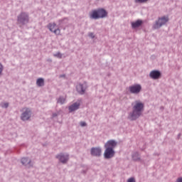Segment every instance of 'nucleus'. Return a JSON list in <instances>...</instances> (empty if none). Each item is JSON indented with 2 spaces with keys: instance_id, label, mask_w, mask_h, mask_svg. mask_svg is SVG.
Wrapping results in <instances>:
<instances>
[{
  "instance_id": "obj_1",
  "label": "nucleus",
  "mask_w": 182,
  "mask_h": 182,
  "mask_svg": "<svg viewBox=\"0 0 182 182\" xmlns=\"http://www.w3.org/2000/svg\"><path fill=\"white\" fill-rule=\"evenodd\" d=\"M132 112L128 113V119L131 122L137 120L144 110V104L139 100L132 103Z\"/></svg>"
},
{
  "instance_id": "obj_2",
  "label": "nucleus",
  "mask_w": 182,
  "mask_h": 182,
  "mask_svg": "<svg viewBox=\"0 0 182 182\" xmlns=\"http://www.w3.org/2000/svg\"><path fill=\"white\" fill-rule=\"evenodd\" d=\"M116 146H117V142L113 139L107 141V143L105 144V159L109 160V159H113V157H114V148Z\"/></svg>"
},
{
  "instance_id": "obj_3",
  "label": "nucleus",
  "mask_w": 182,
  "mask_h": 182,
  "mask_svg": "<svg viewBox=\"0 0 182 182\" xmlns=\"http://www.w3.org/2000/svg\"><path fill=\"white\" fill-rule=\"evenodd\" d=\"M107 16V11L105 9L93 10L90 14V19H103Z\"/></svg>"
},
{
  "instance_id": "obj_4",
  "label": "nucleus",
  "mask_w": 182,
  "mask_h": 182,
  "mask_svg": "<svg viewBox=\"0 0 182 182\" xmlns=\"http://www.w3.org/2000/svg\"><path fill=\"white\" fill-rule=\"evenodd\" d=\"M17 22L19 25H26L29 23V14L28 13L21 12L17 16Z\"/></svg>"
},
{
  "instance_id": "obj_5",
  "label": "nucleus",
  "mask_w": 182,
  "mask_h": 182,
  "mask_svg": "<svg viewBox=\"0 0 182 182\" xmlns=\"http://www.w3.org/2000/svg\"><path fill=\"white\" fill-rule=\"evenodd\" d=\"M168 22V17L162 16L159 18L158 21H156L155 24H154V29H160L164 25H166Z\"/></svg>"
},
{
  "instance_id": "obj_6",
  "label": "nucleus",
  "mask_w": 182,
  "mask_h": 182,
  "mask_svg": "<svg viewBox=\"0 0 182 182\" xmlns=\"http://www.w3.org/2000/svg\"><path fill=\"white\" fill-rule=\"evenodd\" d=\"M31 116H32V111L30 109V108H23V112L21 115V119L23 122H26L31 119Z\"/></svg>"
},
{
  "instance_id": "obj_7",
  "label": "nucleus",
  "mask_w": 182,
  "mask_h": 182,
  "mask_svg": "<svg viewBox=\"0 0 182 182\" xmlns=\"http://www.w3.org/2000/svg\"><path fill=\"white\" fill-rule=\"evenodd\" d=\"M56 159L63 163V164H66L69 161V155L68 153H60L56 155Z\"/></svg>"
},
{
  "instance_id": "obj_8",
  "label": "nucleus",
  "mask_w": 182,
  "mask_h": 182,
  "mask_svg": "<svg viewBox=\"0 0 182 182\" xmlns=\"http://www.w3.org/2000/svg\"><path fill=\"white\" fill-rule=\"evenodd\" d=\"M129 90L132 95H139L141 92V85L136 84L129 87Z\"/></svg>"
},
{
  "instance_id": "obj_9",
  "label": "nucleus",
  "mask_w": 182,
  "mask_h": 182,
  "mask_svg": "<svg viewBox=\"0 0 182 182\" xmlns=\"http://www.w3.org/2000/svg\"><path fill=\"white\" fill-rule=\"evenodd\" d=\"M90 154L94 157H100L102 156V148L100 146L91 148Z\"/></svg>"
},
{
  "instance_id": "obj_10",
  "label": "nucleus",
  "mask_w": 182,
  "mask_h": 182,
  "mask_svg": "<svg viewBox=\"0 0 182 182\" xmlns=\"http://www.w3.org/2000/svg\"><path fill=\"white\" fill-rule=\"evenodd\" d=\"M55 26H56V24L55 23H50L47 26V28L49 29L50 32H53V33H55V35H60V29H59V28L55 29Z\"/></svg>"
},
{
  "instance_id": "obj_11",
  "label": "nucleus",
  "mask_w": 182,
  "mask_h": 182,
  "mask_svg": "<svg viewBox=\"0 0 182 182\" xmlns=\"http://www.w3.org/2000/svg\"><path fill=\"white\" fill-rule=\"evenodd\" d=\"M76 89L80 95H85V92H86V89H87V85L86 82H84L83 84L80 83L76 86Z\"/></svg>"
},
{
  "instance_id": "obj_12",
  "label": "nucleus",
  "mask_w": 182,
  "mask_h": 182,
  "mask_svg": "<svg viewBox=\"0 0 182 182\" xmlns=\"http://www.w3.org/2000/svg\"><path fill=\"white\" fill-rule=\"evenodd\" d=\"M80 107V101L78 100L68 107L69 112L72 113V112H76V110H79Z\"/></svg>"
},
{
  "instance_id": "obj_13",
  "label": "nucleus",
  "mask_w": 182,
  "mask_h": 182,
  "mask_svg": "<svg viewBox=\"0 0 182 182\" xmlns=\"http://www.w3.org/2000/svg\"><path fill=\"white\" fill-rule=\"evenodd\" d=\"M149 77L151 79H154V80H156V79H160L161 77V73L159 70H152L149 73Z\"/></svg>"
},
{
  "instance_id": "obj_14",
  "label": "nucleus",
  "mask_w": 182,
  "mask_h": 182,
  "mask_svg": "<svg viewBox=\"0 0 182 182\" xmlns=\"http://www.w3.org/2000/svg\"><path fill=\"white\" fill-rule=\"evenodd\" d=\"M21 163L23 164V166H26V167H32L33 166V164H32V161L29 159V158L23 157L21 160Z\"/></svg>"
},
{
  "instance_id": "obj_15",
  "label": "nucleus",
  "mask_w": 182,
  "mask_h": 182,
  "mask_svg": "<svg viewBox=\"0 0 182 182\" xmlns=\"http://www.w3.org/2000/svg\"><path fill=\"white\" fill-rule=\"evenodd\" d=\"M132 29L140 28L143 25V21L137 20L136 21L132 22L131 23Z\"/></svg>"
},
{
  "instance_id": "obj_16",
  "label": "nucleus",
  "mask_w": 182,
  "mask_h": 182,
  "mask_svg": "<svg viewBox=\"0 0 182 182\" xmlns=\"http://www.w3.org/2000/svg\"><path fill=\"white\" fill-rule=\"evenodd\" d=\"M36 85L38 87H42V86H45V80L43 78H38L36 80Z\"/></svg>"
},
{
  "instance_id": "obj_17",
  "label": "nucleus",
  "mask_w": 182,
  "mask_h": 182,
  "mask_svg": "<svg viewBox=\"0 0 182 182\" xmlns=\"http://www.w3.org/2000/svg\"><path fill=\"white\" fill-rule=\"evenodd\" d=\"M132 159L134 160V161H139L140 155H139V152H134L132 154Z\"/></svg>"
},
{
  "instance_id": "obj_18",
  "label": "nucleus",
  "mask_w": 182,
  "mask_h": 182,
  "mask_svg": "<svg viewBox=\"0 0 182 182\" xmlns=\"http://www.w3.org/2000/svg\"><path fill=\"white\" fill-rule=\"evenodd\" d=\"M65 102H66V98L63 96L59 97L57 100V103H59L60 105H65Z\"/></svg>"
},
{
  "instance_id": "obj_19",
  "label": "nucleus",
  "mask_w": 182,
  "mask_h": 182,
  "mask_svg": "<svg viewBox=\"0 0 182 182\" xmlns=\"http://www.w3.org/2000/svg\"><path fill=\"white\" fill-rule=\"evenodd\" d=\"M68 23V18H63L58 21V26H62V25Z\"/></svg>"
},
{
  "instance_id": "obj_20",
  "label": "nucleus",
  "mask_w": 182,
  "mask_h": 182,
  "mask_svg": "<svg viewBox=\"0 0 182 182\" xmlns=\"http://www.w3.org/2000/svg\"><path fill=\"white\" fill-rule=\"evenodd\" d=\"M0 106L3 109H8V107H9V103H8V102H1L0 104Z\"/></svg>"
},
{
  "instance_id": "obj_21",
  "label": "nucleus",
  "mask_w": 182,
  "mask_h": 182,
  "mask_svg": "<svg viewBox=\"0 0 182 182\" xmlns=\"http://www.w3.org/2000/svg\"><path fill=\"white\" fill-rule=\"evenodd\" d=\"M53 56L55 58H58V59H62L63 54L60 53V52H58V53L53 54Z\"/></svg>"
},
{
  "instance_id": "obj_22",
  "label": "nucleus",
  "mask_w": 182,
  "mask_h": 182,
  "mask_svg": "<svg viewBox=\"0 0 182 182\" xmlns=\"http://www.w3.org/2000/svg\"><path fill=\"white\" fill-rule=\"evenodd\" d=\"M136 4H146L149 0H134Z\"/></svg>"
},
{
  "instance_id": "obj_23",
  "label": "nucleus",
  "mask_w": 182,
  "mask_h": 182,
  "mask_svg": "<svg viewBox=\"0 0 182 182\" xmlns=\"http://www.w3.org/2000/svg\"><path fill=\"white\" fill-rule=\"evenodd\" d=\"M88 36H89V38H91V39H95V33H88Z\"/></svg>"
},
{
  "instance_id": "obj_24",
  "label": "nucleus",
  "mask_w": 182,
  "mask_h": 182,
  "mask_svg": "<svg viewBox=\"0 0 182 182\" xmlns=\"http://www.w3.org/2000/svg\"><path fill=\"white\" fill-rule=\"evenodd\" d=\"M2 72H4V65L0 63V76L2 75Z\"/></svg>"
},
{
  "instance_id": "obj_25",
  "label": "nucleus",
  "mask_w": 182,
  "mask_h": 182,
  "mask_svg": "<svg viewBox=\"0 0 182 182\" xmlns=\"http://www.w3.org/2000/svg\"><path fill=\"white\" fill-rule=\"evenodd\" d=\"M127 182H136V180L134 179V178H129L127 180Z\"/></svg>"
},
{
  "instance_id": "obj_26",
  "label": "nucleus",
  "mask_w": 182,
  "mask_h": 182,
  "mask_svg": "<svg viewBox=\"0 0 182 182\" xmlns=\"http://www.w3.org/2000/svg\"><path fill=\"white\" fill-rule=\"evenodd\" d=\"M80 126H81V127H86V122H80Z\"/></svg>"
},
{
  "instance_id": "obj_27",
  "label": "nucleus",
  "mask_w": 182,
  "mask_h": 182,
  "mask_svg": "<svg viewBox=\"0 0 182 182\" xmlns=\"http://www.w3.org/2000/svg\"><path fill=\"white\" fill-rule=\"evenodd\" d=\"M58 117V113L55 112V113H53V115H52V117Z\"/></svg>"
},
{
  "instance_id": "obj_28",
  "label": "nucleus",
  "mask_w": 182,
  "mask_h": 182,
  "mask_svg": "<svg viewBox=\"0 0 182 182\" xmlns=\"http://www.w3.org/2000/svg\"><path fill=\"white\" fill-rule=\"evenodd\" d=\"M60 77H65V75H60Z\"/></svg>"
},
{
  "instance_id": "obj_29",
  "label": "nucleus",
  "mask_w": 182,
  "mask_h": 182,
  "mask_svg": "<svg viewBox=\"0 0 182 182\" xmlns=\"http://www.w3.org/2000/svg\"><path fill=\"white\" fill-rule=\"evenodd\" d=\"M83 173H86V171H83Z\"/></svg>"
}]
</instances>
